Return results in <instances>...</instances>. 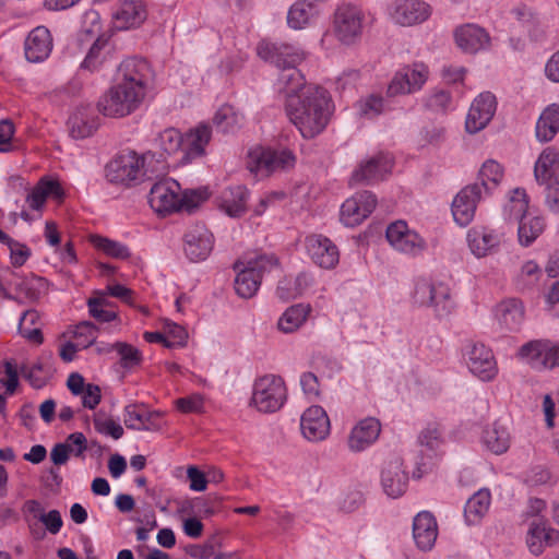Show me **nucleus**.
<instances>
[{
    "mask_svg": "<svg viewBox=\"0 0 559 559\" xmlns=\"http://www.w3.org/2000/svg\"><path fill=\"white\" fill-rule=\"evenodd\" d=\"M153 157L154 154L150 152L143 155H138L135 152L120 154L107 164L106 178L118 185L136 183L147 176L146 163Z\"/></svg>",
    "mask_w": 559,
    "mask_h": 559,
    "instance_id": "nucleus-6",
    "label": "nucleus"
},
{
    "mask_svg": "<svg viewBox=\"0 0 559 559\" xmlns=\"http://www.w3.org/2000/svg\"><path fill=\"white\" fill-rule=\"evenodd\" d=\"M512 14L534 40L542 37L544 32L540 28L539 20L530 8L525 5L516 7L513 9Z\"/></svg>",
    "mask_w": 559,
    "mask_h": 559,
    "instance_id": "nucleus-55",
    "label": "nucleus"
},
{
    "mask_svg": "<svg viewBox=\"0 0 559 559\" xmlns=\"http://www.w3.org/2000/svg\"><path fill=\"white\" fill-rule=\"evenodd\" d=\"M309 258L322 269H334L340 260L337 247L325 236L310 235L305 241Z\"/></svg>",
    "mask_w": 559,
    "mask_h": 559,
    "instance_id": "nucleus-19",
    "label": "nucleus"
},
{
    "mask_svg": "<svg viewBox=\"0 0 559 559\" xmlns=\"http://www.w3.org/2000/svg\"><path fill=\"white\" fill-rule=\"evenodd\" d=\"M495 317L501 329L516 331L524 321V306L515 298L503 300L497 305Z\"/></svg>",
    "mask_w": 559,
    "mask_h": 559,
    "instance_id": "nucleus-34",
    "label": "nucleus"
},
{
    "mask_svg": "<svg viewBox=\"0 0 559 559\" xmlns=\"http://www.w3.org/2000/svg\"><path fill=\"white\" fill-rule=\"evenodd\" d=\"M431 13V5L424 0H393L386 8L390 21L405 27L426 22Z\"/></svg>",
    "mask_w": 559,
    "mask_h": 559,
    "instance_id": "nucleus-12",
    "label": "nucleus"
},
{
    "mask_svg": "<svg viewBox=\"0 0 559 559\" xmlns=\"http://www.w3.org/2000/svg\"><path fill=\"white\" fill-rule=\"evenodd\" d=\"M543 271L534 260L525 261L516 277L515 285L520 290H530L538 285Z\"/></svg>",
    "mask_w": 559,
    "mask_h": 559,
    "instance_id": "nucleus-50",
    "label": "nucleus"
},
{
    "mask_svg": "<svg viewBox=\"0 0 559 559\" xmlns=\"http://www.w3.org/2000/svg\"><path fill=\"white\" fill-rule=\"evenodd\" d=\"M319 5L311 0H298L287 12V24L293 29H302L312 25L320 15Z\"/></svg>",
    "mask_w": 559,
    "mask_h": 559,
    "instance_id": "nucleus-33",
    "label": "nucleus"
},
{
    "mask_svg": "<svg viewBox=\"0 0 559 559\" xmlns=\"http://www.w3.org/2000/svg\"><path fill=\"white\" fill-rule=\"evenodd\" d=\"M285 109L290 122L301 135L311 139L321 133L329 122L330 97L324 88L309 86L299 98H292Z\"/></svg>",
    "mask_w": 559,
    "mask_h": 559,
    "instance_id": "nucleus-2",
    "label": "nucleus"
},
{
    "mask_svg": "<svg viewBox=\"0 0 559 559\" xmlns=\"http://www.w3.org/2000/svg\"><path fill=\"white\" fill-rule=\"evenodd\" d=\"M49 195L59 199L62 197V189L57 181L43 179L27 195L26 202L31 209L40 211Z\"/></svg>",
    "mask_w": 559,
    "mask_h": 559,
    "instance_id": "nucleus-44",
    "label": "nucleus"
},
{
    "mask_svg": "<svg viewBox=\"0 0 559 559\" xmlns=\"http://www.w3.org/2000/svg\"><path fill=\"white\" fill-rule=\"evenodd\" d=\"M423 103L426 109L433 112L444 114L453 108L452 96L444 90H432L424 98Z\"/></svg>",
    "mask_w": 559,
    "mask_h": 559,
    "instance_id": "nucleus-56",
    "label": "nucleus"
},
{
    "mask_svg": "<svg viewBox=\"0 0 559 559\" xmlns=\"http://www.w3.org/2000/svg\"><path fill=\"white\" fill-rule=\"evenodd\" d=\"M381 424L374 417L359 420L350 430L347 447L350 452L359 453L370 448L379 438Z\"/></svg>",
    "mask_w": 559,
    "mask_h": 559,
    "instance_id": "nucleus-22",
    "label": "nucleus"
},
{
    "mask_svg": "<svg viewBox=\"0 0 559 559\" xmlns=\"http://www.w3.org/2000/svg\"><path fill=\"white\" fill-rule=\"evenodd\" d=\"M242 115L229 105L222 106L213 118L216 128L224 133L235 132L242 124Z\"/></svg>",
    "mask_w": 559,
    "mask_h": 559,
    "instance_id": "nucleus-49",
    "label": "nucleus"
},
{
    "mask_svg": "<svg viewBox=\"0 0 559 559\" xmlns=\"http://www.w3.org/2000/svg\"><path fill=\"white\" fill-rule=\"evenodd\" d=\"M206 188L187 189L180 194L179 211L193 212L209 198Z\"/></svg>",
    "mask_w": 559,
    "mask_h": 559,
    "instance_id": "nucleus-60",
    "label": "nucleus"
},
{
    "mask_svg": "<svg viewBox=\"0 0 559 559\" xmlns=\"http://www.w3.org/2000/svg\"><path fill=\"white\" fill-rule=\"evenodd\" d=\"M481 187L473 183L464 187L452 201V215L460 226H467L474 218L477 203L483 197Z\"/></svg>",
    "mask_w": 559,
    "mask_h": 559,
    "instance_id": "nucleus-18",
    "label": "nucleus"
},
{
    "mask_svg": "<svg viewBox=\"0 0 559 559\" xmlns=\"http://www.w3.org/2000/svg\"><path fill=\"white\" fill-rule=\"evenodd\" d=\"M519 358L533 369L543 371L559 366V343L551 340H534L518 350Z\"/></svg>",
    "mask_w": 559,
    "mask_h": 559,
    "instance_id": "nucleus-10",
    "label": "nucleus"
},
{
    "mask_svg": "<svg viewBox=\"0 0 559 559\" xmlns=\"http://www.w3.org/2000/svg\"><path fill=\"white\" fill-rule=\"evenodd\" d=\"M164 334L166 335V347L169 348L183 346L188 338L186 329L171 321L165 322Z\"/></svg>",
    "mask_w": 559,
    "mask_h": 559,
    "instance_id": "nucleus-63",
    "label": "nucleus"
},
{
    "mask_svg": "<svg viewBox=\"0 0 559 559\" xmlns=\"http://www.w3.org/2000/svg\"><path fill=\"white\" fill-rule=\"evenodd\" d=\"M497 109V100L492 93H480L471 104L468 109L465 129L468 133L475 134L487 127Z\"/></svg>",
    "mask_w": 559,
    "mask_h": 559,
    "instance_id": "nucleus-16",
    "label": "nucleus"
},
{
    "mask_svg": "<svg viewBox=\"0 0 559 559\" xmlns=\"http://www.w3.org/2000/svg\"><path fill=\"white\" fill-rule=\"evenodd\" d=\"M393 159L390 155L379 153L359 164L353 171L350 185H372L379 182L391 173Z\"/></svg>",
    "mask_w": 559,
    "mask_h": 559,
    "instance_id": "nucleus-15",
    "label": "nucleus"
},
{
    "mask_svg": "<svg viewBox=\"0 0 559 559\" xmlns=\"http://www.w3.org/2000/svg\"><path fill=\"white\" fill-rule=\"evenodd\" d=\"M491 503L489 489L481 488L476 491L466 502L464 508L465 520L468 524L478 523L488 512Z\"/></svg>",
    "mask_w": 559,
    "mask_h": 559,
    "instance_id": "nucleus-41",
    "label": "nucleus"
},
{
    "mask_svg": "<svg viewBox=\"0 0 559 559\" xmlns=\"http://www.w3.org/2000/svg\"><path fill=\"white\" fill-rule=\"evenodd\" d=\"M92 243L97 250L114 259L127 260L131 255L126 245L106 237L93 236Z\"/></svg>",
    "mask_w": 559,
    "mask_h": 559,
    "instance_id": "nucleus-54",
    "label": "nucleus"
},
{
    "mask_svg": "<svg viewBox=\"0 0 559 559\" xmlns=\"http://www.w3.org/2000/svg\"><path fill=\"white\" fill-rule=\"evenodd\" d=\"M160 415V412L148 411L143 404H129L123 409V423L132 430H156L159 428L156 419Z\"/></svg>",
    "mask_w": 559,
    "mask_h": 559,
    "instance_id": "nucleus-31",
    "label": "nucleus"
},
{
    "mask_svg": "<svg viewBox=\"0 0 559 559\" xmlns=\"http://www.w3.org/2000/svg\"><path fill=\"white\" fill-rule=\"evenodd\" d=\"M287 400V388L282 377L265 374L253 383L251 405L260 413L280 411Z\"/></svg>",
    "mask_w": 559,
    "mask_h": 559,
    "instance_id": "nucleus-7",
    "label": "nucleus"
},
{
    "mask_svg": "<svg viewBox=\"0 0 559 559\" xmlns=\"http://www.w3.org/2000/svg\"><path fill=\"white\" fill-rule=\"evenodd\" d=\"M433 289V278L420 276L414 281L412 292V301L418 307H425L428 304V293Z\"/></svg>",
    "mask_w": 559,
    "mask_h": 559,
    "instance_id": "nucleus-62",
    "label": "nucleus"
},
{
    "mask_svg": "<svg viewBox=\"0 0 559 559\" xmlns=\"http://www.w3.org/2000/svg\"><path fill=\"white\" fill-rule=\"evenodd\" d=\"M257 52L262 60L281 69L275 87L284 97L285 105L292 98H299V95L310 86L306 84L304 75L296 68L305 59V52L299 47L262 40L257 47Z\"/></svg>",
    "mask_w": 559,
    "mask_h": 559,
    "instance_id": "nucleus-1",
    "label": "nucleus"
},
{
    "mask_svg": "<svg viewBox=\"0 0 559 559\" xmlns=\"http://www.w3.org/2000/svg\"><path fill=\"white\" fill-rule=\"evenodd\" d=\"M385 237L395 251L409 258L423 255L428 248L426 239L404 221L391 223L386 227Z\"/></svg>",
    "mask_w": 559,
    "mask_h": 559,
    "instance_id": "nucleus-9",
    "label": "nucleus"
},
{
    "mask_svg": "<svg viewBox=\"0 0 559 559\" xmlns=\"http://www.w3.org/2000/svg\"><path fill=\"white\" fill-rule=\"evenodd\" d=\"M212 136L211 128L207 124H200L190 130L183 138V159L192 160L205 154V146Z\"/></svg>",
    "mask_w": 559,
    "mask_h": 559,
    "instance_id": "nucleus-35",
    "label": "nucleus"
},
{
    "mask_svg": "<svg viewBox=\"0 0 559 559\" xmlns=\"http://www.w3.org/2000/svg\"><path fill=\"white\" fill-rule=\"evenodd\" d=\"M377 200L369 191L356 193L341 206V222L348 227L361 224L374 210Z\"/></svg>",
    "mask_w": 559,
    "mask_h": 559,
    "instance_id": "nucleus-17",
    "label": "nucleus"
},
{
    "mask_svg": "<svg viewBox=\"0 0 559 559\" xmlns=\"http://www.w3.org/2000/svg\"><path fill=\"white\" fill-rule=\"evenodd\" d=\"M485 445L495 454H501L509 449L510 433L506 426L496 421L484 431Z\"/></svg>",
    "mask_w": 559,
    "mask_h": 559,
    "instance_id": "nucleus-45",
    "label": "nucleus"
},
{
    "mask_svg": "<svg viewBox=\"0 0 559 559\" xmlns=\"http://www.w3.org/2000/svg\"><path fill=\"white\" fill-rule=\"evenodd\" d=\"M402 76L401 80H405L406 82V91L409 94L415 93L425 85L428 80L429 70L423 63H414L411 67H405L400 70Z\"/></svg>",
    "mask_w": 559,
    "mask_h": 559,
    "instance_id": "nucleus-51",
    "label": "nucleus"
},
{
    "mask_svg": "<svg viewBox=\"0 0 559 559\" xmlns=\"http://www.w3.org/2000/svg\"><path fill=\"white\" fill-rule=\"evenodd\" d=\"M146 93L139 87L117 81L98 100V110L107 117L119 118L133 112Z\"/></svg>",
    "mask_w": 559,
    "mask_h": 559,
    "instance_id": "nucleus-4",
    "label": "nucleus"
},
{
    "mask_svg": "<svg viewBox=\"0 0 559 559\" xmlns=\"http://www.w3.org/2000/svg\"><path fill=\"white\" fill-rule=\"evenodd\" d=\"M180 185L171 178L162 179L153 185L148 194L151 207L158 214L179 211Z\"/></svg>",
    "mask_w": 559,
    "mask_h": 559,
    "instance_id": "nucleus-14",
    "label": "nucleus"
},
{
    "mask_svg": "<svg viewBox=\"0 0 559 559\" xmlns=\"http://www.w3.org/2000/svg\"><path fill=\"white\" fill-rule=\"evenodd\" d=\"M559 540V532L550 527L544 520H534L526 534V545L530 552L539 556L545 548L552 546Z\"/></svg>",
    "mask_w": 559,
    "mask_h": 559,
    "instance_id": "nucleus-27",
    "label": "nucleus"
},
{
    "mask_svg": "<svg viewBox=\"0 0 559 559\" xmlns=\"http://www.w3.org/2000/svg\"><path fill=\"white\" fill-rule=\"evenodd\" d=\"M295 164L296 156L288 148L255 147L249 154L250 169L264 175L290 169Z\"/></svg>",
    "mask_w": 559,
    "mask_h": 559,
    "instance_id": "nucleus-11",
    "label": "nucleus"
},
{
    "mask_svg": "<svg viewBox=\"0 0 559 559\" xmlns=\"http://www.w3.org/2000/svg\"><path fill=\"white\" fill-rule=\"evenodd\" d=\"M365 14L354 4L337 8L333 21V34L344 46L356 45L362 35Z\"/></svg>",
    "mask_w": 559,
    "mask_h": 559,
    "instance_id": "nucleus-8",
    "label": "nucleus"
},
{
    "mask_svg": "<svg viewBox=\"0 0 559 559\" xmlns=\"http://www.w3.org/2000/svg\"><path fill=\"white\" fill-rule=\"evenodd\" d=\"M503 178V168L502 166L493 160H486L478 174L479 182H477L481 187L483 193H488L491 189L496 188Z\"/></svg>",
    "mask_w": 559,
    "mask_h": 559,
    "instance_id": "nucleus-47",
    "label": "nucleus"
},
{
    "mask_svg": "<svg viewBox=\"0 0 559 559\" xmlns=\"http://www.w3.org/2000/svg\"><path fill=\"white\" fill-rule=\"evenodd\" d=\"M214 245L212 233L203 225H195L185 235V253L192 262L205 260Z\"/></svg>",
    "mask_w": 559,
    "mask_h": 559,
    "instance_id": "nucleus-23",
    "label": "nucleus"
},
{
    "mask_svg": "<svg viewBox=\"0 0 559 559\" xmlns=\"http://www.w3.org/2000/svg\"><path fill=\"white\" fill-rule=\"evenodd\" d=\"M503 213L506 218L512 222H518L524 215L531 213L528 211V197L524 189L516 188L511 192Z\"/></svg>",
    "mask_w": 559,
    "mask_h": 559,
    "instance_id": "nucleus-46",
    "label": "nucleus"
},
{
    "mask_svg": "<svg viewBox=\"0 0 559 559\" xmlns=\"http://www.w3.org/2000/svg\"><path fill=\"white\" fill-rule=\"evenodd\" d=\"M518 239L522 247H530L544 231L546 227L545 218L535 213H528L516 222Z\"/></svg>",
    "mask_w": 559,
    "mask_h": 559,
    "instance_id": "nucleus-38",
    "label": "nucleus"
},
{
    "mask_svg": "<svg viewBox=\"0 0 559 559\" xmlns=\"http://www.w3.org/2000/svg\"><path fill=\"white\" fill-rule=\"evenodd\" d=\"M428 294V304L426 307L432 308L437 318H447L454 311L455 302L451 297V289L447 284L433 280V289Z\"/></svg>",
    "mask_w": 559,
    "mask_h": 559,
    "instance_id": "nucleus-36",
    "label": "nucleus"
},
{
    "mask_svg": "<svg viewBox=\"0 0 559 559\" xmlns=\"http://www.w3.org/2000/svg\"><path fill=\"white\" fill-rule=\"evenodd\" d=\"M110 348H115L120 357V365L124 369H132L142 362V353L128 343L117 342L111 344Z\"/></svg>",
    "mask_w": 559,
    "mask_h": 559,
    "instance_id": "nucleus-58",
    "label": "nucleus"
},
{
    "mask_svg": "<svg viewBox=\"0 0 559 559\" xmlns=\"http://www.w3.org/2000/svg\"><path fill=\"white\" fill-rule=\"evenodd\" d=\"M364 493L358 488H347L337 498L338 509L350 513L356 511L364 503Z\"/></svg>",
    "mask_w": 559,
    "mask_h": 559,
    "instance_id": "nucleus-61",
    "label": "nucleus"
},
{
    "mask_svg": "<svg viewBox=\"0 0 559 559\" xmlns=\"http://www.w3.org/2000/svg\"><path fill=\"white\" fill-rule=\"evenodd\" d=\"M157 145L167 155L177 153L183 148V136L179 130L175 128L165 129L157 138Z\"/></svg>",
    "mask_w": 559,
    "mask_h": 559,
    "instance_id": "nucleus-57",
    "label": "nucleus"
},
{
    "mask_svg": "<svg viewBox=\"0 0 559 559\" xmlns=\"http://www.w3.org/2000/svg\"><path fill=\"white\" fill-rule=\"evenodd\" d=\"M118 72L119 81L146 93L152 80V70L146 60L136 57L127 58L120 63Z\"/></svg>",
    "mask_w": 559,
    "mask_h": 559,
    "instance_id": "nucleus-24",
    "label": "nucleus"
},
{
    "mask_svg": "<svg viewBox=\"0 0 559 559\" xmlns=\"http://www.w3.org/2000/svg\"><path fill=\"white\" fill-rule=\"evenodd\" d=\"M93 424L95 430L100 435L111 437L115 440H118L123 436L124 431L122 426L112 418L106 417L100 412L94 415Z\"/></svg>",
    "mask_w": 559,
    "mask_h": 559,
    "instance_id": "nucleus-59",
    "label": "nucleus"
},
{
    "mask_svg": "<svg viewBox=\"0 0 559 559\" xmlns=\"http://www.w3.org/2000/svg\"><path fill=\"white\" fill-rule=\"evenodd\" d=\"M146 9L141 1L124 0L112 13L115 28L124 31L141 25L146 19Z\"/></svg>",
    "mask_w": 559,
    "mask_h": 559,
    "instance_id": "nucleus-28",
    "label": "nucleus"
},
{
    "mask_svg": "<svg viewBox=\"0 0 559 559\" xmlns=\"http://www.w3.org/2000/svg\"><path fill=\"white\" fill-rule=\"evenodd\" d=\"M302 436L311 442H319L330 435V419L323 407L313 405L307 408L300 418Z\"/></svg>",
    "mask_w": 559,
    "mask_h": 559,
    "instance_id": "nucleus-20",
    "label": "nucleus"
},
{
    "mask_svg": "<svg viewBox=\"0 0 559 559\" xmlns=\"http://www.w3.org/2000/svg\"><path fill=\"white\" fill-rule=\"evenodd\" d=\"M277 265L274 255L259 254L254 258L238 260L234 264L237 276L235 278V289L241 298L253 297L260 285L264 273L270 272Z\"/></svg>",
    "mask_w": 559,
    "mask_h": 559,
    "instance_id": "nucleus-3",
    "label": "nucleus"
},
{
    "mask_svg": "<svg viewBox=\"0 0 559 559\" xmlns=\"http://www.w3.org/2000/svg\"><path fill=\"white\" fill-rule=\"evenodd\" d=\"M438 536L436 519L428 511L419 512L413 521V537L418 549L431 550Z\"/></svg>",
    "mask_w": 559,
    "mask_h": 559,
    "instance_id": "nucleus-30",
    "label": "nucleus"
},
{
    "mask_svg": "<svg viewBox=\"0 0 559 559\" xmlns=\"http://www.w3.org/2000/svg\"><path fill=\"white\" fill-rule=\"evenodd\" d=\"M111 48L106 37H97L90 47L81 68L94 72L110 57Z\"/></svg>",
    "mask_w": 559,
    "mask_h": 559,
    "instance_id": "nucleus-43",
    "label": "nucleus"
},
{
    "mask_svg": "<svg viewBox=\"0 0 559 559\" xmlns=\"http://www.w3.org/2000/svg\"><path fill=\"white\" fill-rule=\"evenodd\" d=\"M68 126L72 138L85 139L97 130L99 120L91 106H80L69 117Z\"/></svg>",
    "mask_w": 559,
    "mask_h": 559,
    "instance_id": "nucleus-32",
    "label": "nucleus"
},
{
    "mask_svg": "<svg viewBox=\"0 0 559 559\" xmlns=\"http://www.w3.org/2000/svg\"><path fill=\"white\" fill-rule=\"evenodd\" d=\"M466 240L471 252L477 258H483L499 248L501 235L493 229L475 226L467 231Z\"/></svg>",
    "mask_w": 559,
    "mask_h": 559,
    "instance_id": "nucleus-26",
    "label": "nucleus"
},
{
    "mask_svg": "<svg viewBox=\"0 0 559 559\" xmlns=\"http://www.w3.org/2000/svg\"><path fill=\"white\" fill-rule=\"evenodd\" d=\"M408 473L399 455L388 459L381 468L380 483L383 492L393 499L403 496L408 486Z\"/></svg>",
    "mask_w": 559,
    "mask_h": 559,
    "instance_id": "nucleus-13",
    "label": "nucleus"
},
{
    "mask_svg": "<svg viewBox=\"0 0 559 559\" xmlns=\"http://www.w3.org/2000/svg\"><path fill=\"white\" fill-rule=\"evenodd\" d=\"M466 365L469 371L483 381L491 380L497 373L492 352L484 344H473L466 349Z\"/></svg>",
    "mask_w": 559,
    "mask_h": 559,
    "instance_id": "nucleus-21",
    "label": "nucleus"
},
{
    "mask_svg": "<svg viewBox=\"0 0 559 559\" xmlns=\"http://www.w3.org/2000/svg\"><path fill=\"white\" fill-rule=\"evenodd\" d=\"M559 131V105L551 104L540 114L535 128L536 139L546 143L551 141Z\"/></svg>",
    "mask_w": 559,
    "mask_h": 559,
    "instance_id": "nucleus-39",
    "label": "nucleus"
},
{
    "mask_svg": "<svg viewBox=\"0 0 559 559\" xmlns=\"http://www.w3.org/2000/svg\"><path fill=\"white\" fill-rule=\"evenodd\" d=\"M97 37H105L102 35L100 15L95 10H88L82 16L79 40L94 41Z\"/></svg>",
    "mask_w": 559,
    "mask_h": 559,
    "instance_id": "nucleus-53",
    "label": "nucleus"
},
{
    "mask_svg": "<svg viewBox=\"0 0 559 559\" xmlns=\"http://www.w3.org/2000/svg\"><path fill=\"white\" fill-rule=\"evenodd\" d=\"M293 281H294V287L289 292L286 290V285H290L292 280L284 278L283 281H281L278 283L276 292H277V296L281 299L288 300V299H294L296 297H299L313 284L312 276L306 272L299 273Z\"/></svg>",
    "mask_w": 559,
    "mask_h": 559,
    "instance_id": "nucleus-48",
    "label": "nucleus"
},
{
    "mask_svg": "<svg viewBox=\"0 0 559 559\" xmlns=\"http://www.w3.org/2000/svg\"><path fill=\"white\" fill-rule=\"evenodd\" d=\"M249 192L243 186L225 189L221 194L219 207L230 217H239L247 211Z\"/></svg>",
    "mask_w": 559,
    "mask_h": 559,
    "instance_id": "nucleus-37",
    "label": "nucleus"
},
{
    "mask_svg": "<svg viewBox=\"0 0 559 559\" xmlns=\"http://www.w3.org/2000/svg\"><path fill=\"white\" fill-rule=\"evenodd\" d=\"M146 93L139 87L117 81L98 100V110L107 117L119 118L133 112Z\"/></svg>",
    "mask_w": 559,
    "mask_h": 559,
    "instance_id": "nucleus-5",
    "label": "nucleus"
},
{
    "mask_svg": "<svg viewBox=\"0 0 559 559\" xmlns=\"http://www.w3.org/2000/svg\"><path fill=\"white\" fill-rule=\"evenodd\" d=\"M90 314L99 322H111L116 320L117 312L112 309L111 302L104 294H98L87 300Z\"/></svg>",
    "mask_w": 559,
    "mask_h": 559,
    "instance_id": "nucleus-52",
    "label": "nucleus"
},
{
    "mask_svg": "<svg viewBox=\"0 0 559 559\" xmlns=\"http://www.w3.org/2000/svg\"><path fill=\"white\" fill-rule=\"evenodd\" d=\"M559 167V153L552 147H546L538 156L534 166V177L539 186L555 177Z\"/></svg>",
    "mask_w": 559,
    "mask_h": 559,
    "instance_id": "nucleus-42",
    "label": "nucleus"
},
{
    "mask_svg": "<svg viewBox=\"0 0 559 559\" xmlns=\"http://www.w3.org/2000/svg\"><path fill=\"white\" fill-rule=\"evenodd\" d=\"M25 57L31 62L46 60L52 50V38L45 26L35 27L26 37L24 44Z\"/></svg>",
    "mask_w": 559,
    "mask_h": 559,
    "instance_id": "nucleus-29",
    "label": "nucleus"
},
{
    "mask_svg": "<svg viewBox=\"0 0 559 559\" xmlns=\"http://www.w3.org/2000/svg\"><path fill=\"white\" fill-rule=\"evenodd\" d=\"M310 312V305L297 304L288 307L278 319V330L286 334L298 331L307 321Z\"/></svg>",
    "mask_w": 559,
    "mask_h": 559,
    "instance_id": "nucleus-40",
    "label": "nucleus"
},
{
    "mask_svg": "<svg viewBox=\"0 0 559 559\" xmlns=\"http://www.w3.org/2000/svg\"><path fill=\"white\" fill-rule=\"evenodd\" d=\"M19 385V372L11 360L3 362V370H0V388H4L7 394L12 395Z\"/></svg>",
    "mask_w": 559,
    "mask_h": 559,
    "instance_id": "nucleus-64",
    "label": "nucleus"
},
{
    "mask_svg": "<svg viewBox=\"0 0 559 559\" xmlns=\"http://www.w3.org/2000/svg\"><path fill=\"white\" fill-rule=\"evenodd\" d=\"M454 39L457 47L466 53H476L490 46V36L487 31L472 23L457 26L454 31Z\"/></svg>",
    "mask_w": 559,
    "mask_h": 559,
    "instance_id": "nucleus-25",
    "label": "nucleus"
}]
</instances>
